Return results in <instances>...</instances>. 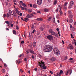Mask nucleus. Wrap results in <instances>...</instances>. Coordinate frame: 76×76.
Masks as SVG:
<instances>
[{"mask_svg": "<svg viewBox=\"0 0 76 76\" xmlns=\"http://www.w3.org/2000/svg\"><path fill=\"white\" fill-rule=\"evenodd\" d=\"M53 50V46L50 45H45L44 48V52H50Z\"/></svg>", "mask_w": 76, "mask_h": 76, "instance_id": "f257e3e1", "label": "nucleus"}, {"mask_svg": "<svg viewBox=\"0 0 76 76\" xmlns=\"http://www.w3.org/2000/svg\"><path fill=\"white\" fill-rule=\"evenodd\" d=\"M39 66H40L41 67H43V69H46L47 67L45 66V64H44V62H42V61H39Z\"/></svg>", "mask_w": 76, "mask_h": 76, "instance_id": "f03ea898", "label": "nucleus"}, {"mask_svg": "<svg viewBox=\"0 0 76 76\" xmlns=\"http://www.w3.org/2000/svg\"><path fill=\"white\" fill-rule=\"evenodd\" d=\"M53 51L54 53L56 54V56H59V55H60L59 50L57 48H55L53 49Z\"/></svg>", "mask_w": 76, "mask_h": 76, "instance_id": "7ed1b4c3", "label": "nucleus"}, {"mask_svg": "<svg viewBox=\"0 0 76 76\" xmlns=\"http://www.w3.org/2000/svg\"><path fill=\"white\" fill-rule=\"evenodd\" d=\"M48 39L51 41L53 39V37L51 35H49L46 37Z\"/></svg>", "mask_w": 76, "mask_h": 76, "instance_id": "20e7f679", "label": "nucleus"}, {"mask_svg": "<svg viewBox=\"0 0 76 76\" xmlns=\"http://www.w3.org/2000/svg\"><path fill=\"white\" fill-rule=\"evenodd\" d=\"M37 3L39 5L41 4L42 3V0H37Z\"/></svg>", "mask_w": 76, "mask_h": 76, "instance_id": "39448f33", "label": "nucleus"}, {"mask_svg": "<svg viewBox=\"0 0 76 76\" xmlns=\"http://www.w3.org/2000/svg\"><path fill=\"white\" fill-rule=\"evenodd\" d=\"M36 20H38V21H42L43 20L42 18H37Z\"/></svg>", "mask_w": 76, "mask_h": 76, "instance_id": "423d86ee", "label": "nucleus"}, {"mask_svg": "<svg viewBox=\"0 0 76 76\" xmlns=\"http://www.w3.org/2000/svg\"><path fill=\"white\" fill-rule=\"evenodd\" d=\"M16 64H18H18H19L20 63V59H18L16 61Z\"/></svg>", "mask_w": 76, "mask_h": 76, "instance_id": "0eeeda50", "label": "nucleus"}, {"mask_svg": "<svg viewBox=\"0 0 76 76\" xmlns=\"http://www.w3.org/2000/svg\"><path fill=\"white\" fill-rule=\"evenodd\" d=\"M29 51L30 53H31V54H35V53H34V51L32 50L31 49H30L29 50Z\"/></svg>", "mask_w": 76, "mask_h": 76, "instance_id": "6e6552de", "label": "nucleus"}, {"mask_svg": "<svg viewBox=\"0 0 76 76\" xmlns=\"http://www.w3.org/2000/svg\"><path fill=\"white\" fill-rule=\"evenodd\" d=\"M59 12L60 13V15L62 16L63 14V12H62L61 10H60L59 11Z\"/></svg>", "mask_w": 76, "mask_h": 76, "instance_id": "1a4fd4ad", "label": "nucleus"}, {"mask_svg": "<svg viewBox=\"0 0 76 76\" xmlns=\"http://www.w3.org/2000/svg\"><path fill=\"white\" fill-rule=\"evenodd\" d=\"M57 0H55L53 1V4L55 5H56L57 4Z\"/></svg>", "mask_w": 76, "mask_h": 76, "instance_id": "9d476101", "label": "nucleus"}, {"mask_svg": "<svg viewBox=\"0 0 76 76\" xmlns=\"http://www.w3.org/2000/svg\"><path fill=\"white\" fill-rule=\"evenodd\" d=\"M36 45H37V44L36 43V42H34L33 43V45L34 47H35L36 46Z\"/></svg>", "mask_w": 76, "mask_h": 76, "instance_id": "9b49d317", "label": "nucleus"}, {"mask_svg": "<svg viewBox=\"0 0 76 76\" xmlns=\"http://www.w3.org/2000/svg\"><path fill=\"white\" fill-rule=\"evenodd\" d=\"M32 17V16H31L29 14H28L26 16V18H31Z\"/></svg>", "mask_w": 76, "mask_h": 76, "instance_id": "f8f14e48", "label": "nucleus"}, {"mask_svg": "<svg viewBox=\"0 0 76 76\" xmlns=\"http://www.w3.org/2000/svg\"><path fill=\"white\" fill-rule=\"evenodd\" d=\"M44 11L45 12H48V9L47 8H45L44 9Z\"/></svg>", "mask_w": 76, "mask_h": 76, "instance_id": "ddd939ff", "label": "nucleus"}, {"mask_svg": "<svg viewBox=\"0 0 76 76\" xmlns=\"http://www.w3.org/2000/svg\"><path fill=\"white\" fill-rule=\"evenodd\" d=\"M56 60V59L54 57H52L51 58V60H52V61H55V60Z\"/></svg>", "mask_w": 76, "mask_h": 76, "instance_id": "4468645a", "label": "nucleus"}, {"mask_svg": "<svg viewBox=\"0 0 76 76\" xmlns=\"http://www.w3.org/2000/svg\"><path fill=\"white\" fill-rule=\"evenodd\" d=\"M14 14V17H15V18H16V13L15 12H13Z\"/></svg>", "mask_w": 76, "mask_h": 76, "instance_id": "2eb2a0df", "label": "nucleus"}, {"mask_svg": "<svg viewBox=\"0 0 76 76\" xmlns=\"http://www.w3.org/2000/svg\"><path fill=\"white\" fill-rule=\"evenodd\" d=\"M69 48H70V49H71L72 50L73 49V47L72 46V45H70L69 46Z\"/></svg>", "mask_w": 76, "mask_h": 76, "instance_id": "dca6fc26", "label": "nucleus"}, {"mask_svg": "<svg viewBox=\"0 0 76 76\" xmlns=\"http://www.w3.org/2000/svg\"><path fill=\"white\" fill-rule=\"evenodd\" d=\"M33 7L34 8H37V5L35 4H34L33 5Z\"/></svg>", "mask_w": 76, "mask_h": 76, "instance_id": "f3484780", "label": "nucleus"}, {"mask_svg": "<svg viewBox=\"0 0 76 76\" xmlns=\"http://www.w3.org/2000/svg\"><path fill=\"white\" fill-rule=\"evenodd\" d=\"M73 20H72V19H70L69 20V22L71 23L73 22Z\"/></svg>", "mask_w": 76, "mask_h": 76, "instance_id": "a211bd4d", "label": "nucleus"}, {"mask_svg": "<svg viewBox=\"0 0 76 76\" xmlns=\"http://www.w3.org/2000/svg\"><path fill=\"white\" fill-rule=\"evenodd\" d=\"M51 34L52 35H54L55 34V32L53 31L51 33Z\"/></svg>", "mask_w": 76, "mask_h": 76, "instance_id": "6ab92c4d", "label": "nucleus"}, {"mask_svg": "<svg viewBox=\"0 0 76 76\" xmlns=\"http://www.w3.org/2000/svg\"><path fill=\"white\" fill-rule=\"evenodd\" d=\"M12 32L14 34H16V31L15 30H13Z\"/></svg>", "mask_w": 76, "mask_h": 76, "instance_id": "aec40b11", "label": "nucleus"}, {"mask_svg": "<svg viewBox=\"0 0 76 76\" xmlns=\"http://www.w3.org/2000/svg\"><path fill=\"white\" fill-rule=\"evenodd\" d=\"M70 18H73V15L72 14H71L69 15Z\"/></svg>", "mask_w": 76, "mask_h": 76, "instance_id": "412c9836", "label": "nucleus"}, {"mask_svg": "<svg viewBox=\"0 0 76 76\" xmlns=\"http://www.w3.org/2000/svg\"><path fill=\"white\" fill-rule=\"evenodd\" d=\"M63 71H62V70H61L60 71V73H59V74L60 75H61V74H63Z\"/></svg>", "mask_w": 76, "mask_h": 76, "instance_id": "4be33fe9", "label": "nucleus"}, {"mask_svg": "<svg viewBox=\"0 0 76 76\" xmlns=\"http://www.w3.org/2000/svg\"><path fill=\"white\" fill-rule=\"evenodd\" d=\"M68 14H69V15H70V14H71L72 13V11H68Z\"/></svg>", "mask_w": 76, "mask_h": 76, "instance_id": "5701e85b", "label": "nucleus"}, {"mask_svg": "<svg viewBox=\"0 0 76 76\" xmlns=\"http://www.w3.org/2000/svg\"><path fill=\"white\" fill-rule=\"evenodd\" d=\"M51 19V17H49L48 18V21H50Z\"/></svg>", "mask_w": 76, "mask_h": 76, "instance_id": "b1692460", "label": "nucleus"}, {"mask_svg": "<svg viewBox=\"0 0 76 76\" xmlns=\"http://www.w3.org/2000/svg\"><path fill=\"white\" fill-rule=\"evenodd\" d=\"M69 71H67L66 72V75H69Z\"/></svg>", "mask_w": 76, "mask_h": 76, "instance_id": "393cba45", "label": "nucleus"}, {"mask_svg": "<svg viewBox=\"0 0 76 76\" xmlns=\"http://www.w3.org/2000/svg\"><path fill=\"white\" fill-rule=\"evenodd\" d=\"M74 4V3L73 2V1H71L70 2V4L71 5H73Z\"/></svg>", "mask_w": 76, "mask_h": 76, "instance_id": "a878e982", "label": "nucleus"}, {"mask_svg": "<svg viewBox=\"0 0 76 76\" xmlns=\"http://www.w3.org/2000/svg\"><path fill=\"white\" fill-rule=\"evenodd\" d=\"M53 30H52V29H50L49 30V32L50 33H51H51L52 32H53Z\"/></svg>", "mask_w": 76, "mask_h": 76, "instance_id": "bb28decb", "label": "nucleus"}, {"mask_svg": "<svg viewBox=\"0 0 76 76\" xmlns=\"http://www.w3.org/2000/svg\"><path fill=\"white\" fill-rule=\"evenodd\" d=\"M71 30L72 31H75V28L72 27V28L71 29Z\"/></svg>", "mask_w": 76, "mask_h": 76, "instance_id": "cd10ccee", "label": "nucleus"}, {"mask_svg": "<svg viewBox=\"0 0 76 76\" xmlns=\"http://www.w3.org/2000/svg\"><path fill=\"white\" fill-rule=\"evenodd\" d=\"M40 30L41 31H43L44 30V28L43 27H41L40 28Z\"/></svg>", "mask_w": 76, "mask_h": 76, "instance_id": "c85d7f7f", "label": "nucleus"}, {"mask_svg": "<svg viewBox=\"0 0 76 76\" xmlns=\"http://www.w3.org/2000/svg\"><path fill=\"white\" fill-rule=\"evenodd\" d=\"M22 5L24 7H26V4H25V3H23Z\"/></svg>", "mask_w": 76, "mask_h": 76, "instance_id": "c756f323", "label": "nucleus"}, {"mask_svg": "<svg viewBox=\"0 0 76 76\" xmlns=\"http://www.w3.org/2000/svg\"><path fill=\"white\" fill-rule=\"evenodd\" d=\"M72 6H73L72 5H71V4H70V5L69 6V8L70 9V8H71L72 7Z\"/></svg>", "mask_w": 76, "mask_h": 76, "instance_id": "7c9ffc66", "label": "nucleus"}, {"mask_svg": "<svg viewBox=\"0 0 76 76\" xmlns=\"http://www.w3.org/2000/svg\"><path fill=\"white\" fill-rule=\"evenodd\" d=\"M32 9H31L30 10V11H29V13H31V12H32Z\"/></svg>", "mask_w": 76, "mask_h": 76, "instance_id": "2f4dec72", "label": "nucleus"}, {"mask_svg": "<svg viewBox=\"0 0 76 76\" xmlns=\"http://www.w3.org/2000/svg\"><path fill=\"white\" fill-rule=\"evenodd\" d=\"M24 19L25 20H29V19L27 18H25Z\"/></svg>", "mask_w": 76, "mask_h": 76, "instance_id": "473e14b6", "label": "nucleus"}, {"mask_svg": "<svg viewBox=\"0 0 76 76\" xmlns=\"http://www.w3.org/2000/svg\"><path fill=\"white\" fill-rule=\"evenodd\" d=\"M16 12L17 13H18V14H19V11H18V10H17V9H16Z\"/></svg>", "mask_w": 76, "mask_h": 76, "instance_id": "72a5a7b5", "label": "nucleus"}, {"mask_svg": "<svg viewBox=\"0 0 76 76\" xmlns=\"http://www.w3.org/2000/svg\"><path fill=\"white\" fill-rule=\"evenodd\" d=\"M5 70V69H4L2 70V72L3 73H4V70Z\"/></svg>", "mask_w": 76, "mask_h": 76, "instance_id": "f704fd0d", "label": "nucleus"}, {"mask_svg": "<svg viewBox=\"0 0 76 76\" xmlns=\"http://www.w3.org/2000/svg\"><path fill=\"white\" fill-rule=\"evenodd\" d=\"M5 23H7V24H9V22L8 21H5Z\"/></svg>", "mask_w": 76, "mask_h": 76, "instance_id": "c9c22d12", "label": "nucleus"}, {"mask_svg": "<svg viewBox=\"0 0 76 76\" xmlns=\"http://www.w3.org/2000/svg\"><path fill=\"white\" fill-rule=\"evenodd\" d=\"M50 73H51V75H53V72H52V71H50Z\"/></svg>", "mask_w": 76, "mask_h": 76, "instance_id": "e433bc0d", "label": "nucleus"}, {"mask_svg": "<svg viewBox=\"0 0 76 76\" xmlns=\"http://www.w3.org/2000/svg\"><path fill=\"white\" fill-rule=\"evenodd\" d=\"M35 32V29H34L33 31L32 32V34H34V32Z\"/></svg>", "mask_w": 76, "mask_h": 76, "instance_id": "4c0bfd02", "label": "nucleus"}, {"mask_svg": "<svg viewBox=\"0 0 76 76\" xmlns=\"http://www.w3.org/2000/svg\"><path fill=\"white\" fill-rule=\"evenodd\" d=\"M9 16H10L9 15V13H7V18H9Z\"/></svg>", "mask_w": 76, "mask_h": 76, "instance_id": "58836bf2", "label": "nucleus"}, {"mask_svg": "<svg viewBox=\"0 0 76 76\" xmlns=\"http://www.w3.org/2000/svg\"><path fill=\"white\" fill-rule=\"evenodd\" d=\"M20 71L21 73H23V71H22V69H20Z\"/></svg>", "mask_w": 76, "mask_h": 76, "instance_id": "ea45409f", "label": "nucleus"}, {"mask_svg": "<svg viewBox=\"0 0 76 76\" xmlns=\"http://www.w3.org/2000/svg\"><path fill=\"white\" fill-rule=\"evenodd\" d=\"M6 14H4L3 15V16L4 18H6Z\"/></svg>", "mask_w": 76, "mask_h": 76, "instance_id": "a19ab883", "label": "nucleus"}, {"mask_svg": "<svg viewBox=\"0 0 76 76\" xmlns=\"http://www.w3.org/2000/svg\"><path fill=\"white\" fill-rule=\"evenodd\" d=\"M34 70L35 71V72H37V71H38V70H37V68H36L34 69Z\"/></svg>", "mask_w": 76, "mask_h": 76, "instance_id": "79ce46f5", "label": "nucleus"}, {"mask_svg": "<svg viewBox=\"0 0 76 76\" xmlns=\"http://www.w3.org/2000/svg\"><path fill=\"white\" fill-rule=\"evenodd\" d=\"M67 56H65V60H66V59H67Z\"/></svg>", "mask_w": 76, "mask_h": 76, "instance_id": "37998d69", "label": "nucleus"}, {"mask_svg": "<svg viewBox=\"0 0 76 76\" xmlns=\"http://www.w3.org/2000/svg\"><path fill=\"white\" fill-rule=\"evenodd\" d=\"M21 44H24V41L23 40L21 41Z\"/></svg>", "mask_w": 76, "mask_h": 76, "instance_id": "c03bdc74", "label": "nucleus"}, {"mask_svg": "<svg viewBox=\"0 0 76 76\" xmlns=\"http://www.w3.org/2000/svg\"><path fill=\"white\" fill-rule=\"evenodd\" d=\"M62 7H63V6H61V7H60L59 9L60 10H61V8H62Z\"/></svg>", "mask_w": 76, "mask_h": 76, "instance_id": "a18cd8bd", "label": "nucleus"}, {"mask_svg": "<svg viewBox=\"0 0 76 76\" xmlns=\"http://www.w3.org/2000/svg\"><path fill=\"white\" fill-rule=\"evenodd\" d=\"M53 21L54 23H55V18H53Z\"/></svg>", "mask_w": 76, "mask_h": 76, "instance_id": "49530a36", "label": "nucleus"}, {"mask_svg": "<svg viewBox=\"0 0 76 76\" xmlns=\"http://www.w3.org/2000/svg\"><path fill=\"white\" fill-rule=\"evenodd\" d=\"M16 29H19V26H16Z\"/></svg>", "mask_w": 76, "mask_h": 76, "instance_id": "de8ad7c7", "label": "nucleus"}, {"mask_svg": "<svg viewBox=\"0 0 76 76\" xmlns=\"http://www.w3.org/2000/svg\"><path fill=\"white\" fill-rule=\"evenodd\" d=\"M4 66L5 67H7V65L6 64H4Z\"/></svg>", "mask_w": 76, "mask_h": 76, "instance_id": "09e8293b", "label": "nucleus"}, {"mask_svg": "<svg viewBox=\"0 0 76 76\" xmlns=\"http://www.w3.org/2000/svg\"><path fill=\"white\" fill-rule=\"evenodd\" d=\"M31 58H32L33 59H34V55L32 56Z\"/></svg>", "mask_w": 76, "mask_h": 76, "instance_id": "8fccbe9b", "label": "nucleus"}, {"mask_svg": "<svg viewBox=\"0 0 76 76\" xmlns=\"http://www.w3.org/2000/svg\"><path fill=\"white\" fill-rule=\"evenodd\" d=\"M70 28H72V25L71 24H70Z\"/></svg>", "mask_w": 76, "mask_h": 76, "instance_id": "3c124183", "label": "nucleus"}, {"mask_svg": "<svg viewBox=\"0 0 76 76\" xmlns=\"http://www.w3.org/2000/svg\"><path fill=\"white\" fill-rule=\"evenodd\" d=\"M56 18H57V19H58V14L57 15H56Z\"/></svg>", "mask_w": 76, "mask_h": 76, "instance_id": "603ef678", "label": "nucleus"}, {"mask_svg": "<svg viewBox=\"0 0 76 76\" xmlns=\"http://www.w3.org/2000/svg\"><path fill=\"white\" fill-rule=\"evenodd\" d=\"M37 13H41V12H40V11H37Z\"/></svg>", "mask_w": 76, "mask_h": 76, "instance_id": "864d4df0", "label": "nucleus"}, {"mask_svg": "<svg viewBox=\"0 0 76 76\" xmlns=\"http://www.w3.org/2000/svg\"><path fill=\"white\" fill-rule=\"evenodd\" d=\"M26 54H29V51H27L26 52Z\"/></svg>", "mask_w": 76, "mask_h": 76, "instance_id": "5fc2aeb1", "label": "nucleus"}, {"mask_svg": "<svg viewBox=\"0 0 76 76\" xmlns=\"http://www.w3.org/2000/svg\"><path fill=\"white\" fill-rule=\"evenodd\" d=\"M22 56V54H21L19 56V57L20 58Z\"/></svg>", "mask_w": 76, "mask_h": 76, "instance_id": "6e6d98bb", "label": "nucleus"}, {"mask_svg": "<svg viewBox=\"0 0 76 76\" xmlns=\"http://www.w3.org/2000/svg\"><path fill=\"white\" fill-rule=\"evenodd\" d=\"M56 12H57H57H58V8H57V9H56Z\"/></svg>", "mask_w": 76, "mask_h": 76, "instance_id": "4d7b16f0", "label": "nucleus"}, {"mask_svg": "<svg viewBox=\"0 0 76 76\" xmlns=\"http://www.w3.org/2000/svg\"><path fill=\"white\" fill-rule=\"evenodd\" d=\"M11 26L12 27H13V24H11Z\"/></svg>", "mask_w": 76, "mask_h": 76, "instance_id": "13d9d810", "label": "nucleus"}, {"mask_svg": "<svg viewBox=\"0 0 76 76\" xmlns=\"http://www.w3.org/2000/svg\"><path fill=\"white\" fill-rule=\"evenodd\" d=\"M22 13H20V16H22Z\"/></svg>", "mask_w": 76, "mask_h": 76, "instance_id": "bf43d9fd", "label": "nucleus"}, {"mask_svg": "<svg viewBox=\"0 0 76 76\" xmlns=\"http://www.w3.org/2000/svg\"><path fill=\"white\" fill-rule=\"evenodd\" d=\"M30 7H32V4H30Z\"/></svg>", "mask_w": 76, "mask_h": 76, "instance_id": "052dcab7", "label": "nucleus"}, {"mask_svg": "<svg viewBox=\"0 0 76 76\" xmlns=\"http://www.w3.org/2000/svg\"><path fill=\"white\" fill-rule=\"evenodd\" d=\"M21 9H22V10H23L24 9H25V8L24 7H22Z\"/></svg>", "mask_w": 76, "mask_h": 76, "instance_id": "680f3d73", "label": "nucleus"}, {"mask_svg": "<svg viewBox=\"0 0 76 76\" xmlns=\"http://www.w3.org/2000/svg\"><path fill=\"white\" fill-rule=\"evenodd\" d=\"M20 3H21V4H22V3H23V1H20Z\"/></svg>", "mask_w": 76, "mask_h": 76, "instance_id": "e2e57ef3", "label": "nucleus"}, {"mask_svg": "<svg viewBox=\"0 0 76 76\" xmlns=\"http://www.w3.org/2000/svg\"><path fill=\"white\" fill-rule=\"evenodd\" d=\"M73 58H71L69 59V60H72Z\"/></svg>", "mask_w": 76, "mask_h": 76, "instance_id": "0e129e2a", "label": "nucleus"}, {"mask_svg": "<svg viewBox=\"0 0 76 76\" xmlns=\"http://www.w3.org/2000/svg\"><path fill=\"white\" fill-rule=\"evenodd\" d=\"M6 5H8V2H6Z\"/></svg>", "mask_w": 76, "mask_h": 76, "instance_id": "69168bd1", "label": "nucleus"}, {"mask_svg": "<svg viewBox=\"0 0 76 76\" xmlns=\"http://www.w3.org/2000/svg\"><path fill=\"white\" fill-rule=\"evenodd\" d=\"M9 12H10V14H11L12 13V12L10 10H9Z\"/></svg>", "mask_w": 76, "mask_h": 76, "instance_id": "338daca9", "label": "nucleus"}, {"mask_svg": "<svg viewBox=\"0 0 76 76\" xmlns=\"http://www.w3.org/2000/svg\"><path fill=\"white\" fill-rule=\"evenodd\" d=\"M62 42L64 44V42L63 40H62Z\"/></svg>", "mask_w": 76, "mask_h": 76, "instance_id": "774afa93", "label": "nucleus"}]
</instances>
